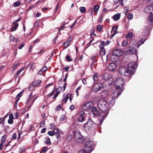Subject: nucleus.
Returning <instances> with one entry per match:
<instances>
[{
	"label": "nucleus",
	"instance_id": "nucleus-60",
	"mask_svg": "<svg viewBox=\"0 0 153 153\" xmlns=\"http://www.w3.org/2000/svg\"><path fill=\"white\" fill-rule=\"evenodd\" d=\"M18 101H19V99H17V100L16 99V101L15 102V103L14 104V106L16 108L17 107V103H18Z\"/></svg>",
	"mask_w": 153,
	"mask_h": 153
},
{
	"label": "nucleus",
	"instance_id": "nucleus-30",
	"mask_svg": "<svg viewBox=\"0 0 153 153\" xmlns=\"http://www.w3.org/2000/svg\"><path fill=\"white\" fill-rule=\"evenodd\" d=\"M115 99L114 97H112L111 100L110 101V104L114 105L115 103Z\"/></svg>",
	"mask_w": 153,
	"mask_h": 153
},
{
	"label": "nucleus",
	"instance_id": "nucleus-50",
	"mask_svg": "<svg viewBox=\"0 0 153 153\" xmlns=\"http://www.w3.org/2000/svg\"><path fill=\"white\" fill-rule=\"evenodd\" d=\"M8 123L9 124H12L13 123V121L12 119H9L8 120Z\"/></svg>",
	"mask_w": 153,
	"mask_h": 153
},
{
	"label": "nucleus",
	"instance_id": "nucleus-18",
	"mask_svg": "<svg viewBox=\"0 0 153 153\" xmlns=\"http://www.w3.org/2000/svg\"><path fill=\"white\" fill-rule=\"evenodd\" d=\"M92 111L93 114L94 116H97L99 114V112L97 109L95 107H93L92 109Z\"/></svg>",
	"mask_w": 153,
	"mask_h": 153
},
{
	"label": "nucleus",
	"instance_id": "nucleus-54",
	"mask_svg": "<svg viewBox=\"0 0 153 153\" xmlns=\"http://www.w3.org/2000/svg\"><path fill=\"white\" fill-rule=\"evenodd\" d=\"M9 119H13V116L12 114H10L9 115Z\"/></svg>",
	"mask_w": 153,
	"mask_h": 153
},
{
	"label": "nucleus",
	"instance_id": "nucleus-53",
	"mask_svg": "<svg viewBox=\"0 0 153 153\" xmlns=\"http://www.w3.org/2000/svg\"><path fill=\"white\" fill-rule=\"evenodd\" d=\"M81 88L79 87H78L77 88V89L76 90V92L77 94V95L78 96V90L80 89Z\"/></svg>",
	"mask_w": 153,
	"mask_h": 153
},
{
	"label": "nucleus",
	"instance_id": "nucleus-37",
	"mask_svg": "<svg viewBox=\"0 0 153 153\" xmlns=\"http://www.w3.org/2000/svg\"><path fill=\"white\" fill-rule=\"evenodd\" d=\"M73 38V36H71L68 39H67V40L66 41L67 42H68V43H70L71 42V41L72 40Z\"/></svg>",
	"mask_w": 153,
	"mask_h": 153
},
{
	"label": "nucleus",
	"instance_id": "nucleus-42",
	"mask_svg": "<svg viewBox=\"0 0 153 153\" xmlns=\"http://www.w3.org/2000/svg\"><path fill=\"white\" fill-rule=\"evenodd\" d=\"M69 43H68V42H67L65 41L63 44V45L64 46L65 48H67L69 45Z\"/></svg>",
	"mask_w": 153,
	"mask_h": 153
},
{
	"label": "nucleus",
	"instance_id": "nucleus-57",
	"mask_svg": "<svg viewBox=\"0 0 153 153\" xmlns=\"http://www.w3.org/2000/svg\"><path fill=\"white\" fill-rule=\"evenodd\" d=\"M66 86H67V83L66 82H65L64 84V85L63 86V91H65L66 88Z\"/></svg>",
	"mask_w": 153,
	"mask_h": 153
},
{
	"label": "nucleus",
	"instance_id": "nucleus-41",
	"mask_svg": "<svg viewBox=\"0 0 153 153\" xmlns=\"http://www.w3.org/2000/svg\"><path fill=\"white\" fill-rule=\"evenodd\" d=\"M21 71H21L20 70L18 71H17V73L15 75V78H17L18 77V76H19V74H20V73Z\"/></svg>",
	"mask_w": 153,
	"mask_h": 153
},
{
	"label": "nucleus",
	"instance_id": "nucleus-21",
	"mask_svg": "<svg viewBox=\"0 0 153 153\" xmlns=\"http://www.w3.org/2000/svg\"><path fill=\"white\" fill-rule=\"evenodd\" d=\"M151 27H146L144 29V35L147 34L149 33V31L152 29Z\"/></svg>",
	"mask_w": 153,
	"mask_h": 153
},
{
	"label": "nucleus",
	"instance_id": "nucleus-39",
	"mask_svg": "<svg viewBox=\"0 0 153 153\" xmlns=\"http://www.w3.org/2000/svg\"><path fill=\"white\" fill-rule=\"evenodd\" d=\"M88 153L86 150H85L84 149H81L79 151L78 153Z\"/></svg>",
	"mask_w": 153,
	"mask_h": 153
},
{
	"label": "nucleus",
	"instance_id": "nucleus-15",
	"mask_svg": "<svg viewBox=\"0 0 153 153\" xmlns=\"http://www.w3.org/2000/svg\"><path fill=\"white\" fill-rule=\"evenodd\" d=\"M122 89L117 88L113 94L114 97H117L120 95L122 92Z\"/></svg>",
	"mask_w": 153,
	"mask_h": 153
},
{
	"label": "nucleus",
	"instance_id": "nucleus-63",
	"mask_svg": "<svg viewBox=\"0 0 153 153\" xmlns=\"http://www.w3.org/2000/svg\"><path fill=\"white\" fill-rule=\"evenodd\" d=\"M16 28L14 27H12L11 28V30L12 31H14L16 30Z\"/></svg>",
	"mask_w": 153,
	"mask_h": 153
},
{
	"label": "nucleus",
	"instance_id": "nucleus-22",
	"mask_svg": "<svg viewBox=\"0 0 153 153\" xmlns=\"http://www.w3.org/2000/svg\"><path fill=\"white\" fill-rule=\"evenodd\" d=\"M41 82L40 80H37L34 81L32 84V86H34L38 85Z\"/></svg>",
	"mask_w": 153,
	"mask_h": 153
},
{
	"label": "nucleus",
	"instance_id": "nucleus-7",
	"mask_svg": "<svg viewBox=\"0 0 153 153\" xmlns=\"http://www.w3.org/2000/svg\"><path fill=\"white\" fill-rule=\"evenodd\" d=\"M74 137L75 140L77 142H80V140H82V136L81 135L80 131L78 130H76L73 132Z\"/></svg>",
	"mask_w": 153,
	"mask_h": 153
},
{
	"label": "nucleus",
	"instance_id": "nucleus-46",
	"mask_svg": "<svg viewBox=\"0 0 153 153\" xmlns=\"http://www.w3.org/2000/svg\"><path fill=\"white\" fill-rule=\"evenodd\" d=\"M47 149V147H44L42 149L41 151V153L43 152V153H45V151Z\"/></svg>",
	"mask_w": 153,
	"mask_h": 153
},
{
	"label": "nucleus",
	"instance_id": "nucleus-61",
	"mask_svg": "<svg viewBox=\"0 0 153 153\" xmlns=\"http://www.w3.org/2000/svg\"><path fill=\"white\" fill-rule=\"evenodd\" d=\"M46 128H43V129H42L41 131V133H44L46 131Z\"/></svg>",
	"mask_w": 153,
	"mask_h": 153
},
{
	"label": "nucleus",
	"instance_id": "nucleus-5",
	"mask_svg": "<svg viewBox=\"0 0 153 153\" xmlns=\"http://www.w3.org/2000/svg\"><path fill=\"white\" fill-rule=\"evenodd\" d=\"M94 146L93 142L91 141H88L85 143L83 149L86 150L88 153H90L94 148Z\"/></svg>",
	"mask_w": 153,
	"mask_h": 153
},
{
	"label": "nucleus",
	"instance_id": "nucleus-32",
	"mask_svg": "<svg viewBox=\"0 0 153 153\" xmlns=\"http://www.w3.org/2000/svg\"><path fill=\"white\" fill-rule=\"evenodd\" d=\"M65 118V114L62 115L59 118V120L60 121H62L64 120Z\"/></svg>",
	"mask_w": 153,
	"mask_h": 153
},
{
	"label": "nucleus",
	"instance_id": "nucleus-33",
	"mask_svg": "<svg viewBox=\"0 0 153 153\" xmlns=\"http://www.w3.org/2000/svg\"><path fill=\"white\" fill-rule=\"evenodd\" d=\"M102 26L101 25H98L97 26V29L98 31H101L102 28Z\"/></svg>",
	"mask_w": 153,
	"mask_h": 153
},
{
	"label": "nucleus",
	"instance_id": "nucleus-11",
	"mask_svg": "<svg viewBox=\"0 0 153 153\" xmlns=\"http://www.w3.org/2000/svg\"><path fill=\"white\" fill-rule=\"evenodd\" d=\"M60 132L59 128H54L53 131H48V134L49 135L51 136H53L55 134L57 138L58 139H59V137Z\"/></svg>",
	"mask_w": 153,
	"mask_h": 153
},
{
	"label": "nucleus",
	"instance_id": "nucleus-28",
	"mask_svg": "<svg viewBox=\"0 0 153 153\" xmlns=\"http://www.w3.org/2000/svg\"><path fill=\"white\" fill-rule=\"evenodd\" d=\"M79 10L82 13H84L86 11L85 8V7H82L80 8Z\"/></svg>",
	"mask_w": 153,
	"mask_h": 153
},
{
	"label": "nucleus",
	"instance_id": "nucleus-48",
	"mask_svg": "<svg viewBox=\"0 0 153 153\" xmlns=\"http://www.w3.org/2000/svg\"><path fill=\"white\" fill-rule=\"evenodd\" d=\"M17 134L16 133H14L11 137L12 139L13 140L16 139L17 137Z\"/></svg>",
	"mask_w": 153,
	"mask_h": 153
},
{
	"label": "nucleus",
	"instance_id": "nucleus-4",
	"mask_svg": "<svg viewBox=\"0 0 153 153\" xmlns=\"http://www.w3.org/2000/svg\"><path fill=\"white\" fill-rule=\"evenodd\" d=\"M144 11L146 13L151 14L148 16V21L151 23V24H152L153 21V15L152 14V12H153V5H151L146 7L144 9Z\"/></svg>",
	"mask_w": 153,
	"mask_h": 153
},
{
	"label": "nucleus",
	"instance_id": "nucleus-43",
	"mask_svg": "<svg viewBox=\"0 0 153 153\" xmlns=\"http://www.w3.org/2000/svg\"><path fill=\"white\" fill-rule=\"evenodd\" d=\"M40 126L41 127H43L45 126V122L44 121H42L40 123Z\"/></svg>",
	"mask_w": 153,
	"mask_h": 153
},
{
	"label": "nucleus",
	"instance_id": "nucleus-23",
	"mask_svg": "<svg viewBox=\"0 0 153 153\" xmlns=\"http://www.w3.org/2000/svg\"><path fill=\"white\" fill-rule=\"evenodd\" d=\"M105 45V42L102 41L100 42V44L99 45V47L101 49H104V48Z\"/></svg>",
	"mask_w": 153,
	"mask_h": 153
},
{
	"label": "nucleus",
	"instance_id": "nucleus-3",
	"mask_svg": "<svg viewBox=\"0 0 153 153\" xmlns=\"http://www.w3.org/2000/svg\"><path fill=\"white\" fill-rule=\"evenodd\" d=\"M102 77L105 81L102 83L103 85L105 86H108L111 85L113 82L114 79L112 78L111 75L108 73L103 74L102 76Z\"/></svg>",
	"mask_w": 153,
	"mask_h": 153
},
{
	"label": "nucleus",
	"instance_id": "nucleus-45",
	"mask_svg": "<svg viewBox=\"0 0 153 153\" xmlns=\"http://www.w3.org/2000/svg\"><path fill=\"white\" fill-rule=\"evenodd\" d=\"M41 70L43 72H45L47 70V68L46 66L43 67L41 69Z\"/></svg>",
	"mask_w": 153,
	"mask_h": 153
},
{
	"label": "nucleus",
	"instance_id": "nucleus-44",
	"mask_svg": "<svg viewBox=\"0 0 153 153\" xmlns=\"http://www.w3.org/2000/svg\"><path fill=\"white\" fill-rule=\"evenodd\" d=\"M133 17V14L131 13H129L128 16V19H131Z\"/></svg>",
	"mask_w": 153,
	"mask_h": 153
},
{
	"label": "nucleus",
	"instance_id": "nucleus-1",
	"mask_svg": "<svg viewBox=\"0 0 153 153\" xmlns=\"http://www.w3.org/2000/svg\"><path fill=\"white\" fill-rule=\"evenodd\" d=\"M98 106L102 111L100 114L99 119L100 120V124L101 125L103 120L106 117L109 112V104L105 100H100L98 102Z\"/></svg>",
	"mask_w": 153,
	"mask_h": 153
},
{
	"label": "nucleus",
	"instance_id": "nucleus-36",
	"mask_svg": "<svg viewBox=\"0 0 153 153\" xmlns=\"http://www.w3.org/2000/svg\"><path fill=\"white\" fill-rule=\"evenodd\" d=\"M146 39L145 38H142L141 39V40L139 41V43L141 45L143 44L145 42V41H146Z\"/></svg>",
	"mask_w": 153,
	"mask_h": 153
},
{
	"label": "nucleus",
	"instance_id": "nucleus-10",
	"mask_svg": "<svg viewBox=\"0 0 153 153\" xmlns=\"http://www.w3.org/2000/svg\"><path fill=\"white\" fill-rule=\"evenodd\" d=\"M93 105L92 101H89L86 102L85 104L82 105V109L84 111H87L91 108Z\"/></svg>",
	"mask_w": 153,
	"mask_h": 153
},
{
	"label": "nucleus",
	"instance_id": "nucleus-6",
	"mask_svg": "<svg viewBox=\"0 0 153 153\" xmlns=\"http://www.w3.org/2000/svg\"><path fill=\"white\" fill-rule=\"evenodd\" d=\"M94 122L91 119L88 120L84 125V128L85 131L88 132L92 129L93 128Z\"/></svg>",
	"mask_w": 153,
	"mask_h": 153
},
{
	"label": "nucleus",
	"instance_id": "nucleus-20",
	"mask_svg": "<svg viewBox=\"0 0 153 153\" xmlns=\"http://www.w3.org/2000/svg\"><path fill=\"white\" fill-rule=\"evenodd\" d=\"M120 14L119 13H118L114 15L112 17V18L114 21H117L120 19Z\"/></svg>",
	"mask_w": 153,
	"mask_h": 153
},
{
	"label": "nucleus",
	"instance_id": "nucleus-49",
	"mask_svg": "<svg viewBox=\"0 0 153 153\" xmlns=\"http://www.w3.org/2000/svg\"><path fill=\"white\" fill-rule=\"evenodd\" d=\"M13 24L14 25L13 27H15L16 28H17L19 25V24L18 23L14 22L13 23Z\"/></svg>",
	"mask_w": 153,
	"mask_h": 153
},
{
	"label": "nucleus",
	"instance_id": "nucleus-51",
	"mask_svg": "<svg viewBox=\"0 0 153 153\" xmlns=\"http://www.w3.org/2000/svg\"><path fill=\"white\" fill-rule=\"evenodd\" d=\"M61 109V105H59L57 107H56V109L57 111H59Z\"/></svg>",
	"mask_w": 153,
	"mask_h": 153
},
{
	"label": "nucleus",
	"instance_id": "nucleus-16",
	"mask_svg": "<svg viewBox=\"0 0 153 153\" xmlns=\"http://www.w3.org/2000/svg\"><path fill=\"white\" fill-rule=\"evenodd\" d=\"M116 64L114 63H112L109 64L108 68L109 71H113L116 69Z\"/></svg>",
	"mask_w": 153,
	"mask_h": 153
},
{
	"label": "nucleus",
	"instance_id": "nucleus-59",
	"mask_svg": "<svg viewBox=\"0 0 153 153\" xmlns=\"http://www.w3.org/2000/svg\"><path fill=\"white\" fill-rule=\"evenodd\" d=\"M18 115V113L17 112H16L14 114V115L16 119H17Z\"/></svg>",
	"mask_w": 153,
	"mask_h": 153
},
{
	"label": "nucleus",
	"instance_id": "nucleus-29",
	"mask_svg": "<svg viewBox=\"0 0 153 153\" xmlns=\"http://www.w3.org/2000/svg\"><path fill=\"white\" fill-rule=\"evenodd\" d=\"M6 140V137L4 135L2 136L1 139V143L2 144H4V143L5 142Z\"/></svg>",
	"mask_w": 153,
	"mask_h": 153
},
{
	"label": "nucleus",
	"instance_id": "nucleus-52",
	"mask_svg": "<svg viewBox=\"0 0 153 153\" xmlns=\"http://www.w3.org/2000/svg\"><path fill=\"white\" fill-rule=\"evenodd\" d=\"M25 45V44L23 43L19 46V49H21Z\"/></svg>",
	"mask_w": 153,
	"mask_h": 153
},
{
	"label": "nucleus",
	"instance_id": "nucleus-35",
	"mask_svg": "<svg viewBox=\"0 0 153 153\" xmlns=\"http://www.w3.org/2000/svg\"><path fill=\"white\" fill-rule=\"evenodd\" d=\"M133 34L132 32H129L128 34L126 35V37L127 38H129L131 39L133 36Z\"/></svg>",
	"mask_w": 153,
	"mask_h": 153
},
{
	"label": "nucleus",
	"instance_id": "nucleus-31",
	"mask_svg": "<svg viewBox=\"0 0 153 153\" xmlns=\"http://www.w3.org/2000/svg\"><path fill=\"white\" fill-rule=\"evenodd\" d=\"M93 79L94 80V82H96L98 79L97 75V74H95L93 77Z\"/></svg>",
	"mask_w": 153,
	"mask_h": 153
},
{
	"label": "nucleus",
	"instance_id": "nucleus-9",
	"mask_svg": "<svg viewBox=\"0 0 153 153\" xmlns=\"http://www.w3.org/2000/svg\"><path fill=\"white\" fill-rule=\"evenodd\" d=\"M105 85L102 83H96L92 87V90L94 92H96L101 90L102 87H105Z\"/></svg>",
	"mask_w": 153,
	"mask_h": 153
},
{
	"label": "nucleus",
	"instance_id": "nucleus-2",
	"mask_svg": "<svg viewBox=\"0 0 153 153\" xmlns=\"http://www.w3.org/2000/svg\"><path fill=\"white\" fill-rule=\"evenodd\" d=\"M136 66L137 63L135 62H131L128 65L127 68L125 67H120L119 69V72L122 75L129 76L134 73Z\"/></svg>",
	"mask_w": 153,
	"mask_h": 153
},
{
	"label": "nucleus",
	"instance_id": "nucleus-13",
	"mask_svg": "<svg viewBox=\"0 0 153 153\" xmlns=\"http://www.w3.org/2000/svg\"><path fill=\"white\" fill-rule=\"evenodd\" d=\"M117 29L118 27L117 26H114L112 27V31L111 32L112 35L110 36L111 39L116 34L118 33V32L117 31Z\"/></svg>",
	"mask_w": 153,
	"mask_h": 153
},
{
	"label": "nucleus",
	"instance_id": "nucleus-24",
	"mask_svg": "<svg viewBox=\"0 0 153 153\" xmlns=\"http://www.w3.org/2000/svg\"><path fill=\"white\" fill-rule=\"evenodd\" d=\"M21 3L20 1H17L14 3V6L15 7H18L20 5Z\"/></svg>",
	"mask_w": 153,
	"mask_h": 153
},
{
	"label": "nucleus",
	"instance_id": "nucleus-38",
	"mask_svg": "<svg viewBox=\"0 0 153 153\" xmlns=\"http://www.w3.org/2000/svg\"><path fill=\"white\" fill-rule=\"evenodd\" d=\"M62 87H58L57 89H56V91L57 92L56 94H57V95H58L60 93V92L58 91H60L62 90Z\"/></svg>",
	"mask_w": 153,
	"mask_h": 153
},
{
	"label": "nucleus",
	"instance_id": "nucleus-40",
	"mask_svg": "<svg viewBox=\"0 0 153 153\" xmlns=\"http://www.w3.org/2000/svg\"><path fill=\"white\" fill-rule=\"evenodd\" d=\"M128 43V41L126 40H124L122 44V46H126Z\"/></svg>",
	"mask_w": 153,
	"mask_h": 153
},
{
	"label": "nucleus",
	"instance_id": "nucleus-27",
	"mask_svg": "<svg viewBox=\"0 0 153 153\" xmlns=\"http://www.w3.org/2000/svg\"><path fill=\"white\" fill-rule=\"evenodd\" d=\"M99 8V5H95L94 8V11L96 13L97 12Z\"/></svg>",
	"mask_w": 153,
	"mask_h": 153
},
{
	"label": "nucleus",
	"instance_id": "nucleus-55",
	"mask_svg": "<svg viewBox=\"0 0 153 153\" xmlns=\"http://www.w3.org/2000/svg\"><path fill=\"white\" fill-rule=\"evenodd\" d=\"M34 128V126H32L31 125L30 126V131H32L33 130Z\"/></svg>",
	"mask_w": 153,
	"mask_h": 153
},
{
	"label": "nucleus",
	"instance_id": "nucleus-58",
	"mask_svg": "<svg viewBox=\"0 0 153 153\" xmlns=\"http://www.w3.org/2000/svg\"><path fill=\"white\" fill-rule=\"evenodd\" d=\"M43 72L41 69L38 72V74L40 75H42Z\"/></svg>",
	"mask_w": 153,
	"mask_h": 153
},
{
	"label": "nucleus",
	"instance_id": "nucleus-8",
	"mask_svg": "<svg viewBox=\"0 0 153 153\" xmlns=\"http://www.w3.org/2000/svg\"><path fill=\"white\" fill-rule=\"evenodd\" d=\"M124 82L123 78L119 77L115 80L114 82V84L117 86V88L122 89L123 85Z\"/></svg>",
	"mask_w": 153,
	"mask_h": 153
},
{
	"label": "nucleus",
	"instance_id": "nucleus-47",
	"mask_svg": "<svg viewBox=\"0 0 153 153\" xmlns=\"http://www.w3.org/2000/svg\"><path fill=\"white\" fill-rule=\"evenodd\" d=\"M15 38L12 35H10V40L11 42H13L14 41Z\"/></svg>",
	"mask_w": 153,
	"mask_h": 153
},
{
	"label": "nucleus",
	"instance_id": "nucleus-64",
	"mask_svg": "<svg viewBox=\"0 0 153 153\" xmlns=\"http://www.w3.org/2000/svg\"><path fill=\"white\" fill-rule=\"evenodd\" d=\"M96 58V55H93L91 57V59L92 60H94L95 58Z\"/></svg>",
	"mask_w": 153,
	"mask_h": 153
},
{
	"label": "nucleus",
	"instance_id": "nucleus-34",
	"mask_svg": "<svg viewBox=\"0 0 153 153\" xmlns=\"http://www.w3.org/2000/svg\"><path fill=\"white\" fill-rule=\"evenodd\" d=\"M23 91H22L20 92L16 96V99H19V98L22 96V94Z\"/></svg>",
	"mask_w": 153,
	"mask_h": 153
},
{
	"label": "nucleus",
	"instance_id": "nucleus-12",
	"mask_svg": "<svg viewBox=\"0 0 153 153\" xmlns=\"http://www.w3.org/2000/svg\"><path fill=\"white\" fill-rule=\"evenodd\" d=\"M86 117V115L84 111H80L79 114V121L80 122H83L85 119Z\"/></svg>",
	"mask_w": 153,
	"mask_h": 153
},
{
	"label": "nucleus",
	"instance_id": "nucleus-56",
	"mask_svg": "<svg viewBox=\"0 0 153 153\" xmlns=\"http://www.w3.org/2000/svg\"><path fill=\"white\" fill-rule=\"evenodd\" d=\"M82 82L84 85H85L87 83L86 79L85 78H83L82 80Z\"/></svg>",
	"mask_w": 153,
	"mask_h": 153
},
{
	"label": "nucleus",
	"instance_id": "nucleus-19",
	"mask_svg": "<svg viewBox=\"0 0 153 153\" xmlns=\"http://www.w3.org/2000/svg\"><path fill=\"white\" fill-rule=\"evenodd\" d=\"M68 94H64L63 97V99L62 100V103L63 104H64L66 103L67 100L69 98V97L68 96Z\"/></svg>",
	"mask_w": 153,
	"mask_h": 153
},
{
	"label": "nucleus",
	"instance_id": "nucleus-14",
	"mask_svg": "<svg viewBox=\"0 0 153 153\" xmlns=\"http://www.w3.org/2000/svg\"><path fill=\"white\" fill-rule=\"evenodd\" d=\"M112 53L114 56H119L122 55V52L120 49H117L113 50Z\"/></svg>",
	"mask_w": 153,
	"mask_h": 153
},
{
	"label": "nucleus",
	"instance_id": "nucleus-17",
	"mask_svg": "<svg viewBox=\"0 0 153 153\" xmlns=\"http://www.w3.org/2000/svg\"><path fill=\"white\" fill-rule=\"evenodd\" d=\"M128 52L131 54H135L137 55V50L133 47H131L128 50Z\"/></svg>",
	"mask_w": 153,
	"mask_h": 153
},
{
	"label": "nucleus",
	"instance_id": "nucleus-25",
	"mask_svg": "<svg viewBox=\"0 0 153 153\" xmlns=\"http://www.w3.org/2000/svg\"><path fill=\"white\" fill-rule=\"evenodd\" d=\"M100 55L101 56H104L105 54V51L104 49H102L100 51Z\"/></svg>",
	"mask_w": 153,
	"mask_h": 153
},
{
	"label": "nucleus",
	"instance_id": "nucleus-62",
	"mask_svg": "<svg viewBox=\"0 0 153 153\" xmlns=\"http://www.w3.org/2000/svg\"><path fill=\"white\" fill-rule=\"evenodd\" d=\"M51 143V141H50V139L49 138H48L47 140L46 141V143L47 144H49Z\"/></svg>",
	"mask_w": 153,
	"mask_h": 153
},
{
	"label": "nucleus",
	"instance_id": "nucleus-26",
	"mask_svg": "<svg viewBox=\"0 0 153 153\" xmlns=\"http://www.w3.org/2000/svg\"><path fill=\"white\" fill-rule=\"evenodd\" d=\"M66 60L68 62H71L73 61V59L71 58V56L69 55L66 56Z\"/></svg>",
	"mask_w": 153,
	"mask_h": 153
}]
</instances>
